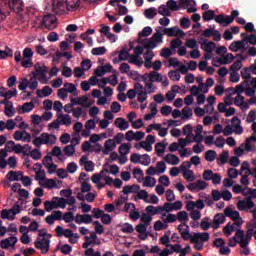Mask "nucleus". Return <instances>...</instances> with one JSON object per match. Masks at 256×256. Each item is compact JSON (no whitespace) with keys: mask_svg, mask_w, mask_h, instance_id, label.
Returning <instances> with one entry per match:
<instances>
[{"mask_svg":"<svg viewBox=\"0 0 256 256\" xmlns=\"http://www.w3.org/2000/svg\"><path fill=\"white\" fill-rule=\"evenodd\" d=\"M215 11L214 10H207L204 11L202 14V19L203 21H213V19L215 20Z\"/></svg>","mask_w":256,"mask_h":256,"instance_id":"nucleus-34","label":"nucleus"},{"mask_svg":"<svg viewBox=\"0 0 256 256\" xmlns=\"http://www.w3.org/2000/svg\"><path fill=\"white\" fill-rule=\"evenodd\" d=\"M157 180L155 177L147 176L143 182V187H155Z\"/></svg>","mask_w":256,"mask_h":256,"instance_id":"nucleus-38","label":"nucleus"},{"mask_svg":"<svg viewBox=\"0 0 256 256\" xmlns=\"http://www.w3.org/2000/svg\"><path fill=\"white\" fill-rule=\"evenodd\" d=\"M52 203L54 205V209H57L59 207L60 209H65L67 207V199L65 198L53 197Z\"/></svg>","mask_w":256,"mask_h":256,"instance_id":"nucleus-20","label":"nucleus"},{"mask_svg":"<svg viewBox=\"0 0 256 256\" xmlns=\"http://www.w3.org/2000/svg\"><path fill=\"white\" fill-rule=\"evenodd\" d=\"M6 178L8 181H21V178H19V175H17V171L11 170L7 173Z\"/></svg>","mask_w":256,"mask_h":256,"instance_id":"nucleus-48","label":"nucleus"},{"mask_svg":"<svg viewBox=\"0 0 256 256\" xmlns=\"http://www.w3.org/2000/svg\"><path fill=\"white\" fill-rule=\"evenodd\" d=\"M249 71H251V69L247 67L241 71V77L247 86H249V79H251V73H249Z\"/></svg>","mask_w":256,"mask_h":256,"instance_id":"nucleus-37","label":"nucleus"},{"mask_svg":"<svg viewBox=\"0 0 256 256\" xmlns=\"http://www.w3.org/2000/svg\"><path fill=\"white\" fill-rule=\"evenodd\" d=\"M58 119H60L61 125H66V127L71 125V116L69 114H60Z\"/></svg>","mask_w":256,"mask_h":256,"instance_id":"nucleus-36","label":"nucleus"},{"mask_svg":"<svg viewBox=\"0 0 256 256\" xmlns=\"http://www.w3.org/2000/svg\"><path fill=\"white\" fill-rule=\"evenodd\" d=\"M35 71L32 72V75L34 78L39 79L40 83L42 85H47L48 79H47V73L49 71V68L45 66V64L41 65L39 62H37L34 65Z\"/></svg>","mask_w":256,"mask_h":256,"instance_id":"nucleus-3","label":"nucleus"},{"mask_svg":"<svg viewBox=\"0 0 256 256\" xmlns=\"http://www.w3.org/2000/svg\"><path fill=\"white\" fill-rule=\"evenodd\" d=\"M255 207V202H253V196H248L246 200H239L237 202L238 211H249Z\"/></svg>","mask_w":256,"mask_h":256,"instance_id":"nucleus-9","label":"nucleus"},{"mask_svg":"<svg viewBox=\"0 0 256 256\" xmlns=\"http://www.w3.org/2000/svg\"><path fill=\"white\" fill-rule=\"evenodd\" d=\"M234 59L235 56L232 53H228L222 58H216V63H219L220 65H229V63L233 62Z\"/></svg>","mask_w":256,"mask_h":256,"instance_id":"nucleus-21","label":"nucleus"},{"mask_svg":"<svg viewBox=\"0 0 256 256\" xmlns=\"http://www.w3.org/2000/svg\"><path fill=\"white\" fill-rule=\"evenodd\" d=\"M81 0H52V9L54 13H63L65 9L75 11L79 7Z\"/></svg>","mask_w":256,"mask_h":256,"instance_id":"nucleus-1","label":"nucleus"},{"mask_svg":"<svg viewBox=\"0 0 256 256\" xmlns=\"http://www.w3.org/2000/svg\"><path fill=\"white\" fill-rule=\"evenodd\" d=\"M141 186L139 184L126 185L123 187L122 193L129 195V193H139Z\"/></svg>","mask_w":256,"mask_h":256,"instance_id":"nucleus-19","label":"nucleus"},{"mask_svg":"<svg viewBox=\"0 0 256 256\" xmlns=\"http://www.w3.org/2000/svg\"><path fill=\"white\" fill-rule=\"evenodd\" d=\"M151 33H153V28H151V26H146L138 33V37H149Z\"/></svg>","mask_w":256,"mask_h":256,"instance_id":"nucleus-51","label":"nucleus"},{"mask_svg":"<svg viewBox=\"0 0 256 256\" xmlns=\"http://www.w3.org/2000/svg\"><path fill=\"white\" fill-rule=\"evenodd\" d=\"M4 113H5L6 117L15 116V108L13 107V103H10V105H6L4 107Z\"/></svg>","mask_w":256,"mask_h":256,"instance_id":"nucleus-44","label":"nucleus"},{"mask_svg":"<svg viewBox=\"0 0 256 256\" xmlns=\"http://www.w3.org/2000/svg\"><path fill=\"white\" fill-rule=\"evenodd\" d=\"M114 7H116V11L120 16L127 15V13H129V9H127V6L116 4V6Z\"/></svg>","mask_w":256,"mask_h":256,"instance_id":"nucleus-53","label":"nucleus"},{"mask_svg":"<svg viewBox=\"0 0 256 256\" xmlns=\"http://www.w3.org/2000/svg\"><path fill=\"white\" fill-rule=\"evenodd\" d=\"M215 26H210V28L205 29L202 33L203 37H205L206 39H209V37H213L214 33H215Z\"/></svg>","mask_w":256,"mask_h":256,"instance_id":"nucleus-59","label":"nucleus"},{"mask_svg":"<svg viewBox=\"0 0 256 256\" xmlns=\"http://www.w3.org/2000/svg\"><path fill=\"white\" fill-rule=\"evenodd\" d=\"M158 13L159 15H162V17H171V10H169L165 4H162L158 7Z\"/></svg>","mask_w":256,"mask_h":256,"instance_id":"nucleus-32","label":"nucleus"},{"mask_svg":"<svg viewBox=\"0 0 256 256\" xmlns=\"http://www.w3.org/2000/svg\"><path fill=\"white\" fill-rule=\"evenodd\" d=\"M38 236L39 237H43L41 238H37L36 241L34 242V245L36 247V249H41L43 255H45L46 253H49V248L51 247V240L47 237V229H42L38 231Z\"/></svg>","mask_w":256,"mask_h":256,"instance_id":"nucleus-2","label":"nucleus"},{"mask_svg":"<svg viewBox=\"0 0 256 256\" xmlns=\"http://www.w3.org/2000/svg\"><path fill=\"white\" fill-rule=\"evenodd\" d=\"M118 151H119L121 157H125L126 155H129V151H131V146L127 143H123L118 148Z\"/></svg>","mask_w":256,"mask_h":256,"instance_id":"nucleus-33","label":"nucleus"},{"mask_svg":"<svg viewBox=\"0 0 256 256\" xmlns=\"http://www.w3.org/2000/svg\"><path fill=\"white\" fill-rule=\"evenodd\" d=\"M200 227L203 231H209V228L211 227V223L209 222V217H205L202 219L200 223Z\"/></svg>","mask_w":256,"mask_h":256,"instance_id":"nucleus-58","label":"nucleus"},{"mask_svg":"<svg viewBox=\"0 0 256 256\" xmlns=\"http://www.w3.org/2000/svg\"><path fill=\"white\" fill-rule=\"evenodd\" d=\"M22 206L19 203H15L11 209H3L1 211V219H8V221L15 220V215L21 213Z\"/></svg>","mask_w":256,"mask_h":256,"instance_id":"nucleus-6","label":"nucleus"},{"mask_svg":"<svg viewBox=\"0 0 256 256\" xmlns=\"http://www.w3.org/2000/svg\"><path fill=\"white\" fill-rule=\"evenodd\" d=\"M189 117H193V110L189 106H185L182 109V119H189Z\"/></svg>","mask_w":256,"mask_h":256,"instance_id":"nucleus-49","label":"nucleus"},{"mask_svg":"<svg viewBox=\"0 0 256 256\" xmlns=\"http://www.w3.org/2000/svg\"><path fill=\"white\" fill-rule=\"evenodd\" d=\"M166 7H168L169 11H180L179 4L175 0H168L166 3Z\"/></svg>","mask_w":256,"mask_h":256,"instance_id":"nucleus-41","label":"nucleus"},{"mask_svg":"<svg viewBox=\"0 0 256 256\" xmlns=\"http://www.w3.org/2000/svg\"><path fill=\"white\" fill-rule=\"evenodd\" d=\"M23 155H24V157L31 156L34 159V161H39V159H41V157L43 156L41 154L40 149H33L32 151H30V153H28L27 151H24Z\"/></svg>","mask_w":256,"mask_h":256,"instance_id":"nucleus-23","label":"nucleus"},{"mask_svg":"<svg viewBox=\"0 0 256 256\" xmlns=\"http://www.w3.org/2000/svg\"><path fill=\"white\" fill-rule=\"evenodd\" d=\"M232 127L234 128L235 135L243 134V126H241V119L239 117L234 116L232 118Z\"/></svg>","mask_w":256,"mask_h":256,"instance_id":"nucleus-16","label":"nucleus"},{"mask_svg":"<svg viewBox=\"0 0 256 256\" xmlns=\"http://www.w3.org/2000/svg\"><path fill=\"white\" fill-rule=\"evenodd\" d=\"M165 149H167V144H163L162 142H158L155 145V151L159 157L165 153Z\"/></svg>","mask_w":256,"mask_h":256,"instance_id":"nucleus-42","label":"nucleus"},{"mask_svg":"<svg viewBox=\"0 0 256 256\" xmlns=\"http://www.w3.org/2000/svg\"><path fill=\"white\" fill-rule=\"evenodd\" d=\"M96 147H98L96 151V153H99V151H102V153L104 155H109V152L110 151H115V149H117V144L115 143V140L113 139H108L105 141L104 143V149H103V146H101L100 143H97L96 144Z\"/></svg>","mask_w":256,"mask_h":256,"instance_id":"nucleus-7","label":"nucleus"},{"mask_svg":"<svg viewBox=\"0 0 256 256\" xmlns=\"http://www.w3.org/2000/svg\"><path fill=\"white\" fill-rule=\"evenodd\" d=\"M62 219L65 221V223H72V221H75V215H73V212H66L64 213Z\"/></svg>","mask_w":256,"mask_h":256,"instance_id":"nucleus-63","label":"nucleus"},{"mask_svg":"<svg viewBox=\"0 0 256 256\" xmlns=\"http://www.w3.org/2000/svg\"><path fill=\"white\" fill-rule=\"evenodd\" d=\"M114 125L120 129V131H127V129H129V122L121 117L116 118Z\"/></svg>","mask_w":256,"mask_h":256,"instance_id":"nucleus-18","label":"nucleus"},{"mask_svg":"<svg viewBox=\"0 0 256 256\" xmlns=\"http://www.w3.org/2000/svg\"><path fill=\"white\" fill-rule=\"evenodd\" d=\"M202 47L205 52L213 53V49H215V47H217V45L213 41L207 43V40H204L202 43Z\"/></svg>","mask_w":256,"mask_h":256,"instance_id":"nucleus-31","label":"nucleus"},{"mask_svg":"<svg viewBox=\"0 0 256 256\" xmlns=\"http://www.w3.org/2000/svg\"><path fill=\"white\" fill-rule=\"evenodd\" d=\"M176 218L180 223H187L189 221V214L186 211H180Z\"/></svg>","mask_w":256,"mask_h":256,"instance_id":"nucleus-43","label":"nucleus"},{"mask_svg":"<svg viewBox=\"0 0 256 256\" xmlns=\"http://www.w3.org/2000/svg\"><path fill=\"white\" fill-rule=\"evenodd\" d=\"M180 169L183 172V177L184 179H186L187 181H194L195 180V172H193V170L187 169V166L185 165H181Z\"/></svg>","mask_w":256,"mask_h":256,"instance_id":"nucleus-22","label":"nucleus"},{"mask_svg":"<svg viewBox=\"0 0 256 256\" xmlns=\"http://www.w3.org/2000/svg\"><path fill=\"white\" fill-rule=\"evenodd\" d=\"M224 215L225 217H229L232 221H241V214H239V211L233 210L229 207L224 209Z\"/></svg>","mask_w":256,"mask_h":256,"instance_id":"nucleus-14","label":"nucleus"},{"mask_svg":"<svg viewBox=\"0 0 256 256\" xmlns=\"http://www.w3.org/2000/svg\"><path fill=\"white\" fill-rule=\"evenodd\" d=\"M140 165H144V167H149L151 165V156L149 154L140 155Z\"/></svg>","mask_w":256,"mask_h":256,"instance_id":"nucleus-39","label":"nucleus"},{"mask_svg":"<svg viewBox=\"0 0 256 256\" xmlns=\"http://www.w3.org/2000/svg\"><path fill=\"white\" fill-rule=\"evenodd\" d=\"M129 57H131V53H129V50L123 48L119 53L120 61H128Z\"/></svg>","mask_w":256,"mask_h":256,"instance_id":"nucleus-56","label":"nucleus"},{"mask_svg":"<svg viewBox=\"0 0 256 256\" xmlns=\"http://www.w3.org/2000/svg\"><path fill=\"white\" fill-rule=\"evenodd\" d=\"M75 223H77V225H81V223L89 225V223H93V217L90 214H76Z\"/></svg>","mask_w":256,"mask_h":256,"instance_id":"nucleus-13","label":"nucleus"},{"mask_svg":"<svg viewBox=\"0 0 256 256\" xmlns=\"http://www.w3.org/2000/svg\"><path fill=\"white\" fill-rule=\"evenodd\" d=\"M128 63H130L131 65H136L137 67H141L143 65V60L141 59L140 56L136 54H130L128 58Z\"/></svg>","mask_w":256,"mask_h":256,"instance_id":"nucleus-27","label":"nucleus"},{"mask_svg":"<svg viewBox=\"0 0 256 256\" xmlns=\"http://www.w3.org/2000/svg\"><path fill=\"white\" fill-rule=\"evenodd\" d=\"M156 15L157 8L155 7L148 8L144 11V16L146 17V19H155Z\"/></svg>","mask_w":256,"mask_h":256,"instance_id":"nucleus-35","label":"nucleus"},{"mask_svg":"<svg viewBox=\"0 0 256 256\" xmlns=\"http://www.w3.org/2000/svg\"><path fill=\"white\" fill-rule=\"evenodd\" d=\"M156 171L159 174L165 173L167 171V165L163 161L157 162Z\"/></svg>","mask_w":256,"mask_h":256,"instance_id":"nucleus-61","label":"nucleus"},{"mask_svg":"<svg viewBox=\"0 0 256 256\" xmlns=\"http://www.w3.org/2000/svg\"><path fill=\"white\" fill-rule=\"evenodd\" d=\"M183 135H186L187 139L193 137V126H191V124H187L183 127Z\"/></svg>","mask_w":256,"mask_h":256,"instance_id":"nucleus-57","label":"nucleus"},{"mask_svg":"<svg viewBox=\"0 0 256 256\" xmlns=\"http://www.w3.org/2000/svg\"><path fill=\"white\" fill-rule=\"evenodd\" d=\"M6 57H13V50L6 46L5 50H0V59H5Z\"/></svg>","mask_w":256,"mask_h":256,"instance_id":"nucleus-50","label":"nucleus"},{"mask_svg":"<svg viewBox=\"0 0 256 256\" xmlns=\"http://www.w3.org/2000/svg\"><path fill=\"white\" fill-rule=\"evenodd\" d=\"M215 157H217V152L215 150L206 151V153H205L206 161L213 163V161H215Z\"/></svg>","mask_w":256,"mask_h":256,"instance_id":"nucleus-45","label":"nucleus"},{"mask_svg":"<svg viewBox=\"0 0 256 256\" xmlns=\"http://www.w3.org/2000/svg\"><path fill=\"white\" fill-rule=\"evenodd\" d=\"M222 223H225V215L223 213H218L214 216L211 227L212 229H219Z\"/></svg>","mask_w":256,"mask_h":256,"instance_id":"nucleus-17","label":"nucleus"},{"mask_svg":"<svg viewBox=\"0 0 256 256\" xmlns=\"http://www.w3.org/2000/svg\"><path fill=\"white\" fill-rule=\"evenodd\" d=\"M53 93V88L51 86H44L42 90H37L36 95L40 98L49 97Z\"/></svg>","mask_w":256,"mask_h":256,"instance_id":"nucleus-24","label":"nucleus"},{"mask_svg":"<svg viewBox=\"0 0 256 256\" xmlns=\"http://www.w3.org/2000/svg\"><path fill=\"white\" fill-rule=\"evenodd\" d=\"M236 17H239V11L233 10L229 15L219 14L215 17V21L222 25V27H229L233 21H235Z\"/></svg>","mask_w":256,"mask_h":256,"instance_id":"nucleus-5","label":"nucleus"},{"mask_svg":"<svg viewBox=\"0 0 256 256\" xmlns=\"http://www.w3.org/2000/svg\"><path fill=\"white\" fill-rule=\"evenodd\" d=\"M163 26H158L156 32L152 35V39L156 43H163Z\"/></svg>","mask_w":256,"mask_h":256,"instance_id":"nucleus-25","label":"nucleus"},{"mask_svg":"<svg viewBox=\"0 0 256 256\" xmlns=\"http://www.w3.org/2000/svg\"><path fill=\"white\" fill-rule=\"evenodd\" d=\"M149 81L151 83H162L163 82V75L159 74L157 71H152L149 74Z\"/></svg>","mask_w":256,"mask_h":256,"instance_id":"nucleus-28","label":"nucleus"},{"mask_svg":"<svg viewBox=\"0 0 256 256\" xmlns=\"http://www.w3.org/2000/svg\"><path fill=\"white\" fill-rule=\"evenodd\" d=\"M42 27L48 29L49 31H53V29H57V17L53 14H47L42 19Z\"/></svg>","mask_w":256,"mask_h":256,"instance_id":"nucleus-8","label":"nucleus"},{"mask_svg":"<svg viewBox=\"0 0 256 256\" xmlns=\"http://www.w3.org/2000/svg\"><path fill=\"white\" fill-rule=\"evenodd\" d=\"M166 207H171L168 211H179L180 209H183V202H181V200L174 203L166 202Z\"/></svg>","mask_w":256,"mask_h":256,"instance_id":"nucleus-30","label":"nucleus"},{"mask_svg":"<svg viewBox=\"0 0 256 256\" xmlns=\"http://www.w3.org/2000/svg\"><path fill=\"white\" fill-rule=\"evenodd\" d=\"M8 7L10 11H13L14 13H21L25 4L23 3V0H9Z\"/></svg>","mask_w":256,"mask_h":256,"instance_id":"nucleus-11","label":"nucleus"},{"mask_svg":"<svg viewBox=\"0 0 256 256\" xmlns=\"http://www.w3.org/2000/svg\"><path fill=\"white\" fill-rule=\"evenodd\" d=\"M168 77H169L172 81H180V79H181V74L179 73V71L170 70V71L168 72Z\"/></svg>","mask_w":256,"mask_h":256,"instance_id":"nucleus-54","label":"nucleus"},{"mask_svg":"<svg viewBox=\"0 0 256 256\" xmlns=\"http://www.w3.org/2000/svg\"><path fill=\"white\" fill-rule=\"evenodd\" d=\"M240 49H245V43L243 41H234L229 46V50L233 53H237Z\"/></svg>","mask_w":256,"mask_h":256,"instance_id":"nucleus-26","label":"nucleus"},{"mask_svg":"<svg viewBox=\"0 0 256 256\" xmlns=\"http://www.w3.org/2000/svg\"><path fill=\"white\" fill-rule=\"evenodd\" d=\"M183 45V41L180 38H175L170 42V49L175 51V49H179Z\"/></svg>","mask_w":256,"mask_h":256,"instance_id":"nucleus-46","label":"nucleus"},{"mask_svg":"<svg viewBox=\"0 0 256 256\" xmlns=\"http://www.w3.org/2000/svg\"><path fill=\"white\" fill-rule=\"evenodd\" d=\"M64 155H66L67 157H72V155H75V146L73 145L65 146Z\"/></svg>","mask_w":256,"mask_h":256,"instance_id":"nucleus-60","label":"nucleus"},{"mask_svg":"<svg viewBox=\"0 0 256 256\" xmlns=\"http://www.w3.org/2000/svg\"><path fill=\"white\" fill-rule=\"evenodd\" d=\"M165 161L166 163H169V165H179V163H181V160L174 154H167L165 156Z\"/></svg>","mask_w":256,"mask_h":256,"instance_id":"nucleus-29","label":"nucleus"},{"mask_svg":"<svg viewBox=\"0 0 256 256\" xmlns=\"http://www.w3.org/2000/svg\"><path fill=\"white\" fill-rule=\"evenodd\" d=\"M164 35H167V37H185V32L179 27H171V28H163Z\"/></svg>","mask_w":256,"mask_h":256,"instance_id":"nucleus-10","label":"nucleus"},{"mask_svg":"<svg viewBox=\"0 0 256 256\" xmlns=\"http://www.w3.org/2000/svg\"><path fill=\"white\" fill-rule=\"evenodd\" d=\"M32 143L35 145V147H41L42 144L55 145V143H57V136L44 132L40 135V137L34 138Z\"/></svg>","mask_w":256,"mask_h":256,"instance_id":"nucleus-4","label":"nucleus"},{"mask_svg":"<svg viewBox=\"0 0 256 256\" xmlns=\"http://www.w3.org/2000/svg\"><path fill=\"white\" fill-rule=\"evenodd\" d=\"M140 219L146 227H149V225H151V221H153V217L151 215H147L145 212L142 213Z\"/></svg>","mask_w":256,"mask_h":256,"instance_id":"nucleus-47","label":"nucleus"},{"mask_svg":"<svg viewBox=\"0 0 256 256\" xmlns=\"http://www.w3.org/2000/svg\"><path fill=\"white\" fill-rule=\"evenodd\" d=\"M214 175H215V173H213V170H204L202 177H203L204 181H211V179H213Z\"/></svg>","mask_w":256,"mask_h":256,"instance_id":"nucleus-64","label":"nucleus"},{"mask_svg":"<svg viewBox=\"0 0 256 256\" xmlns=\"http://www.w3.org/2000/svg\"><path fill=\"white\" fill-rule=\"evenodd\" d=\"M211 239V235H209L208 232H196L193 234V237L191 238V241H201L202 243H207Z\"/></svg>","mask_w":256,"mask_h":256,"instance_id":"nucleus-15","label":"nucleus"},{"mask_svg":"<svg viewBox=\"0 0 256 256\" xmlns=\"http://www.w3.org/2000/svg\"><path fill=\"white\" fill-rule=\"evenodd\" d=\"M241 67H243V63L241 60H236L231 66H230V71L236 72L241 70Z\"/></svg>","mask_w":256,"mask_h":256,"instance_id":"nucleus-62","label":"nucleus"},{"mask_svg":"<svg viewBox=\"0 0 256 256\" xmlns=\"http://www.w3.org/2000/svg\"><path fill=\"white\" fill-rule=\"evenodd\" d=\"M71 103H73L74 107L80 105L84 109L91 107V103H89V98L87 96H81L78 98H71Z\"/></svg>","mask_w":256,"mask_h":256,"instance_id":"nucleus-12","label":"nucleus"},{"mask_svg":"<svg viewBox=\"0 0 256 256\" xmlns=\"http://www.w3.org/2000/svg\"><path fill=\"white\" fill-rule=\"evenodd\" d=\"M91 53L96 56L105 55V53H107V48H105V46L96 47L91 50Z\"/></svg>","mask_w":256,"mask_h":256,"instance_id":"nucleus-52","label":"nucleus"},{"mask_svg":"<svg viewBox=\"0 0 256 256\" xmlns=\"http://www.w3.org/2000/svg\"><path fill=\"white\" fill-rule=\"evenodd\" d=\"M22 112L19 113H30L35 109V104L33 102H26L21 106Z\"/></svg>","mask_w":256,"mask_h":256,"instance_id":"nucleus-40","label":"nucleus"},{"mask_svg":"<svg viewBox=\"0 0 256 256\" xmlns=\"http://www.w3.org/2000/svg\"><path fill=\"white\" fill-rule=\"evenodd\" d=\"M254 141L256 143V134H252L251 137L246 139V143H245V149L246 151H252V146H251V142Z\"/></svg>","mask_w":256,"mask_h":256,"instance_id":"nucleus-55","label":"nucleus"}]
</instances>
